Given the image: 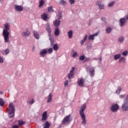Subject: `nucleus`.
<instances>
[{"label": "nucleus", "mask_w": 128, "mask_h": 128, "mask_svg": "<svg viewBox=\"0 0 128 128\" xmlns=\"http://www.w3.org/2000/svg\"><path fill=\"white\" fill-rule=\"evenodd\" d=\"M87 39H88V35L86 34L84 38H83V40H82L80 42V44H82V46L84 44V42H86V40Z\"/></svg>", "instance_id": "4be33fe9"}, {"label": "nucleus", "mask_w": 128, "mask_h": 128, "mask_svg": "<svg viewBox=\"0 0 128 128\" xmlns=\"http://www.w3.org/2000/svg\"><path fill=\"white\" fill-rule=\"evenodd\" d=\"M115 4V2L114 1H112V2H110L108 4V6L110 8V6H114Z\"/></svg>", "instance_id": "f704fd0d"}, {"label": "nucleus", "mask_w": 128, "mask_h": 128, "mask_svg": "<svg viewBox=\"0 0 128 128\" xmlns=\"http://www.w3.org/2000/svg\"><path fill=\"white\" fill-rule=\"evenodd\" d=\"M120 54H116L114 56V60H118V58H120Z\"/></svg>", "instance_id": "7c9ffc66"}, {"label": "nucleus", "mask_w": 128, "mask_h": 128, "mask_svg": "<svg viewBox=\"0 0 128 128\" xmlns=\"http://www.w3.org/2000/svg\"><path fill=\"white\" fill-rule=\"evenodd\" d=\"M70 4H72L74 2V0H69Z\"/></svg>", "instance_id": "09e8293b"}, {"label": "nucleus", "mask_w": 128, "mask_h": 128, "mask_svg": "<svg viewBox=\"0 0 128 128\" xmlns=\"http://www.w3.org/2000/svg\"><path fill=\"white\" fill-rule=\"evenodd\" d=\"M68 36L69 38H72V30H70L68 32Z\"/></svg>", "instance_id": "b1692460"}, {"label": "nucleus", "mask_w": 128, "mask_h": 128, "mask_svg": "<svg viewBox=\"0 0 128 128\" xmlns=\"http://www.w3.org/2000/svg\"><path fill=\"white\" fill-rule=\"evenodd\" d=\"M30 34V32L28 30H27L26 32L22 33V36H24V38H28Z\"/></svg>", "instance_id": "f8f14e48"}, {"label": "nucleus", "mask_w": 128, "mask_h": 128, "mask_svg": "<svg viewBox=\"0 0 128 128\" xmlns=\"http://www.w3.org/2000/svg\"><path fill=\"white\" fill-rule=\"evenodd\" d=\"M5 52L6 54H10V50L8 48H7L5 50Z\"/></svg>", "instance_id": "c03bdc74"}, {"label": "nucleus", "mask_w": 128, "mask_h": 128, "mask_svg": "<svg viewBox=\"0 0 128 128\" xmlns=\"http://www.w3.org/2000/svg\"><path fill=\"white\" fill-rule=\"evenodd\" d=\"M78 86H80V88H82L84 86V83L86 82V80L82 78H81L78 81Z\"/></svg>", "instance_id": "0eeeda50"}, {"label": "nucleus", "mask_w": 128, "mask_h": 128, "mask_svg": "<svg viewBox=\"0 0 128 128\" xmlns=\"http://www.w3.org/2000/svg\"><path fill=\"white\" fill-rule=\"evenodd\" d=\"M34 102V99H32V100L30 102V104H32Z\"/></svg>", "instance_id": "603ef678"}, {"label": "nucleus", "mask_w": 128, "mask_h": 128, "mask_svg": "<svg viewBox=\"0 0 128 128\" xmlns=\"http://www.w3.org/2000/svg\"><path fill=\"white\" fill-rule=\"evenodd\" d=\"M84 56H81L80 57V60H84Z\"/></svg>", "instance_id": "a19ab883"}, {"label": "nucleus", "mask_w": 128, "mask_h": 128, "mask_svg": "<svg viewBox=\"0 0 128 128\" xmlns=\"http://www.w3.org/2000/svg\"><path fill=\"white\" fill-rule=\"evenodd\" d=\"M7 112H16L14 108V106L12 102H10L9 104L8 108H6Z\"/></svg>", "instance_id": "423d86ee"}, {"label": "nucleus", "mask_w": 128, "mask_h": 128, "mask_svg": "<svg viewBox=\"0 0 128 128\" xmlns=\"http://www.w3.org/2000/svg\"><path fill=\"white\" fill-rule=\"evenodd\" d=\"M2 62H4V58L0 56V64H2Z\"/></svg>", "instance_id": "a18cd8bd"}, {"label": "nucleus", "mask_w": 128, "mask_h": 128, "mask_svg": "<svg viewBox=\"0 0 128 128\" xmlns=\"http://www.w3.org/2000/svg\"><path fill=\"white\" fill-rule=\"evenodd\" d=\"M46 30L48 32L49 34H50V32H52V30H50V26L49 24H46Z\"/></svg>", "instance_id": "aec40b11"}, {"label": "nucleus", "mask_w": 128, "mask_h": 128, "mask_svg": "<svg viewBox=\"0 0 128 128\" xmlns=\"http://www.w3.org/2000/svg\"><path fill=\"white\" fill-rule=\"evenodd\" d=\"M44 0H41L40 2H39V8H42V6H44Z\"/></svg>", "instance_id": "c85d7f7f"}, {"label": "nucleus", "mask_w": 128, "mask_h": 128, "mask_svg": "<svg viewBox=\"0 0 128 128\" xmlns=\"http://www.w3.org/2000/svg\"><path fill=\"white\" fill-rule=\"evenodd\" d=\"M50 126H52V124H50V123L48 121H46L43 128H50Z\"/></svg>", "instance_id": "a211bd4d"}, {"label": "nucleus", "mask_w": 128, "mask_h": 128, "mask_svg": "<svg viewBox=\"0 0 128 128\" xmlns=\"http://www.w3.org/2000/svg\"><path fill=\"white\" fill-rule=\"evenodd\" d=\"M101 20H102L104 22H105V24H106V18L102 17L101 18Z\"/></svg>", "instance_id": "49530a36"}, {"label": "nucleus", "mask_w": 128, "mask_h": 128, "mask_svg": "<svg viewBox=\"0 0 128 128\" xmlns=\"http://www.w3.org/2000/svg\"><path fill=\"white\" fill-rule=\"evenodd\" d=\"M126 18H121L120 20V26H124V24H126Z\"/></svg>", "instance_id": "9d476101"}, {"label": "nucleus", "mask_w": 128, "mask_h": 128, "mask_svg": "<svg viewBox=\"0 0 128 128\" xmlns=\"http://www.w3.org/2000/svg\"><path fill=\"white\" fill-rule=\"evenodd\" d=\"M64 84V86H68V81L66 80Z\"/></svg>", "instance_id": "37998d69"}, {"label": "nucleus", "mask_w": 128, "mask_h": 128, "mask_svg": "<svg viewBox=\"0 0 128 128\" xmlns=\"http://www.w3.org/2000/svg\"><path fill=\"white\" fill-rule=\"evenodd\" d=\"M46 52H47V54H48H48H52V48H50L48 49V50H46Z\"/></svg>", "instance_id": "c9c22d12"}, {"label": "nucleus", "mask_w": 128, "mask_h": 128, "mask_svg": "<svg viewBox=\"0 0 128 128\" xmlns=\"http://www.w3.org/2000/svg\"><path fill=\"white\" fill-rule=\"evenodd\" d=\"M122 90V87L121 86H118L117 90L116 91V92H119V94L120 92Z\"/></svg>", "instance_id": "79ce46f5"}, {"label": "nucleus", "mask_w": 128, "mask_h": 128, "mask_svg": "<svg viewBox=\"0 0 128 128\" xmlns=\"http://www.w3.org/2000/svg\"><path fill=\"white\" fill-rule=\"evenodd\" d=\"M112 29L110 27L106 28V32L108 34H110Z\"/></svg>", "instance_id": "473e14b6"}, {"label": "nucleus", "mask_w": 128, "mask_h": 128, "mask_svg": "<svg viewBox=\"0 0 128 128\" xmlns=\"http://www.w3.org/2000/svg\"><path fill=\"white\" fill-rule=\"evenodd\" d=\"M12 128H18V126L15 124L12 126Z\"/></svg>", "instance_id": "8fccbe9b"}, {"label": "nucleus", "mask_w": 128, "mask_h": 128, "mask_svg": "<svg viewBox=\"0 0 128 128\" xmlns=\"http://www.w3.org/2000/svg\"><path fill=\"white\" fill-rule=\"evenodd\" d=\"M48 54V51H46V49H44L42 51L40 52V56L42 58H44L46 54Z\"/></svg>", "instance_id": "4468645a"}, {"label": "nucleus", "mask_w": 128, "mask_h": 128, "mask_svg": "<svg viewBox=\"0 0 128 128\" xmlns=\"http://www.w3.org/2000/svg\"><path fill=\"white\" fill-rule=\"evenodd\" d=\"M18 124L20 126H23V124H26V122L22 120H19L18 121Z\"/></svg>", "instance_id": "c756f323"}, {"label": "nucleus", "mask_w": 128, "mask_h": 128, "mask_svg": "<svg viewBox=\"0 0 128 128\" xmlns=\"http://www.w3.org/2000/svg\"><path fill=\"white\" fill-rule=\"evenodd\" d=\"M124 36H120L119 38H118V41L120 42H124Z\"/></svg>", "instance_id": "72a5a7b5"}, {"label": "nucleus", "mask_w": 128, "mask_h": 128, "mask_svg": "<svg viewBox=\"0 0 128 128\" xmlns=\"http://www.w3.org/2000/svg\"><path fill=\"white\" fill-rule=\"evenodd\" d=\"M122 110L123 112H128V94L126 96L124 100V103L122 105Z\"/></svg>", "instance_id": "20e7f679"}, {"label": "nucleus", "mask_w": 128, "mask_h": 128, "mask_svg": "<svg viewBox=\"0 0 128 128\" xmlns=\"http://www.w3.org/2000/svg\"><path fill=\"white\" fill-rule=\"evenodd\" d=\"M78 56V52H75L72 56V58H76Z\"/></svg>", "instance_id": "e433bc0d"}, {"label": "nucleus", "mask_w": 128, "mask_h": 128, "mask_svg": "<svg viewBox=\"0 0 128 128\" xmlns=\"http://www.w3.org/2000/svg\"><path fill=\"white\" fill-rule=\"evenodd\" d=\"M4 99L2 98H0V106H4Z\"/></svg>", "instance_id": "a878e982"}, {"label": "nucleus", "mask_w": 128, "mask_h": 128, "mask_svg": "<svg viewBox=\"0 0 128 128\" xmlns=\"http://www.w3.org/2000/svg\"><path fill=\"white\" fill-rule=\"evenodd\" d=\"M48 120V112L45 111L43 112L42 114V118L41 119L42 122H46Z\"/></svg>", "instance_id": "1a4fd4ad"}, {"label": "nucleus", "mask_w": 128, "mask_h": 128, "mask_svg": "<svg viewBox=\"0 0 128 128\" xmlns=\"http://www.w3.org/2000/svg\"><path fill=\"white\" fill-rule=\"evenodd\" d=\"M98 36V32L95 33L94 34H91L88 36V39L89 40H94V36Z\"/></svg>", "instance_id": "9b49d317"}, {"label": "nucleus", "mask_w": 128, "mask_h": 128, "mask_svg": "<svg viewBox=\"0 0 128 128\" xmlns=\"http://www.w3.org/2000/svg\"><path fill=\"white\" fill-rule=\"evenodd\" d=\"M126 60V58H124V57H122L121 58H120V59L118 60L119 62H122L124 61V60Z\"/></svg>", "instance_id": "58836bf2"}, {"label": "nucleus", "mask_w": 128, "mask_h": 128, "mask_svg": "<svg viewBox=\"0 0 128 128\" xmlns=\"http://www.w3.org/2000/svg\"><path fill=\"white\" fill-rule=\"evenodd\" d=\"M72 115L70 114L66 116L62 120V124L64 126H68V124H70V122H72V118H71Z\"/></svg>", "instance_id": "7ed1b4c3"}, {"label": "nucleus", "mask_w": 128, "mask_h": 128, "mask_svg": "<svg viewBox=\"0 0 128 128\" xmlns=\"http://www.w3.org/2000/svg\"><path fill=\"white\" fill-rule=\"evenodd\" d=\"M34 46H33L32 50H34Z\"/></svg>", "instance_id": "6e6d98bb"}, {"label": "nucleus", "mask_w": 128, "mask_h": 128, "mask_svg": "<svg viewBox=\"0 0 128 128\" xmlns=\"http://www.w3.org/2000/svg\"><path fill=\"white\" fill-rule=\"evenodd\" d=\"M52 102V94H50L48 96L47 102L48 104H50V102Z\"/></svg>", "instance_id": "6ab92c4d"}, {"label": "nucleus", "mask_w": 128, "mask_h": 128, "mask_svg": "<svg viewBox=\"0 0 128 128\" xmlns=\"http://www.w3.org/2000/svg\"><path fill=\"white\" fill-rule=\"evenodd\" d=\"M119 109L120 106L118 104H112L110 108V110L112 112H116Z\"/></svg>", "instance_id": "39448f33"}, {"label": "nucleus", "mask_w": 128, "mask_h": 128, "mask_svg": "<svg viewBox=\"0 0 128 128\" xmlns=\"http://www.w3.org/2000/svg\"><path fill=\"white\" fill-rule=\"evenodd\" d=\"M89 72L92 76H94V68L92 67L90 68Z\"/></svg>", "instance_id": "f3484780"}, {"label": "nucleus", "mask_w": 128, "mask_h": 128, "mask_svg": "<svg viewBox=\"0 0 128 128\" xmlns=\"http://www.w3.org/2000/svg\"><path fill=\"white\" fill-rule=\"evenodd\" d=\"M34 36L36 40H38V38H40V34H38V32L36 31L34 32Z\"/></svg>", "instance_id": "393cba45"}, {"label": "nucleus", "mask_w": 128, "mask_h": 128, "mask_svg": "<svg viewBox=\"0 0 128 128\" xmlns=\"http://www.w3.org/2000/svg\"><path fill=\"white\" fill-rule=\"evenodd\" d=\"M52 48L54 50H58L60 48L58 47V44H54L52 46Z\"/></svg>", "instance_id": "bb28decb"}, {"label": "nucleus", "mask_w": 128, "mask_h": 128, "mask_svg": "<svg viewBox=\"0 0 128 128\" xmlns=\"http://www.w3.org/2000/svg\"><path fill=\"white\" fill-rule=\"evenodd\" d=\"M66 4V2L64 0H61L60 1V4Z\"/></svg>", "instance_id": "ea45409f"}, {"label": "nucleus", "mask_w": 128, "mask_h": 128, "mask_svg": "<svg viewBox=\"0 0 128 128\" xmlns=\"http://www.w3.org/2000/svg\"><path fill=\"white\" fill-rule=\"evenodd\" d=\"M125 96L124 95H120V98H124Z\"/></svg>", "instance_id": "864d4df0"}, {"label": "nucleus", "mask_w": 128, "mask_h": 128, "mask_svg": "<svg viewBox=\"0 0 128 128\" xmlns=\"http://www.w3.org/2000/svg\"><path fill=\"white\" fill-rule=\"evenodd\" d=\"M54 24L56 28L59 26L60 24V20H55L54 22Z\"/></svg>", "instance_id": "dca6fc26"}, {"label": "nucleus", "mask_w": 128, "mask_h": 128, "mask_svg": "<svg viewBox=\"0 0 128 128\" xmlns=\"http://www.w3.org/2000/svg\"><path fill=\"white\" fill-rule=\"evenodd\" d=\"M75 68L74 67H72V70H70V73L68 74V78L69 80L74 78V72Z\"/></svg>", "instance_id": "6e6552de"}, {"label": "nucleus", "mask_w": 128, "mask_h": 128, "mask_svg": "<svg viewBox=\"0 0 128 128\" xmlns=\"http://www.w3.org/2000/svg\"><path fill=\"white\" fill-rule=\"evenodd\" d=\"M55 36H60V30L58 28H56L54 32Z\"/></svg>", "instance_id": "cd10ccee"}, {"label": "nucleus", "mask_w": 128, "mask_h": 128, "mask_svg": "<svg viewBox=\"0 0 128 128\" xmlns=\"http://www.w3.org/2000/svg\"><path fill=\"white\" fill-rule=\"evenodd\" d=\"M86 108V104H84L81 106L79 110L80 114L82 120V124H86V115L84 114V110Z\"/></svg>", "instance_id": "f03ea898"}, {"label": "nucleus", "mask_w": 128, "mask_h": 128, "mask_svg": "<svg viewBox=\"0 0 128 128\" xmlns=\"http://www.w3.org/2000/svg\"><path fill=\"white\" fill-rule=\"evenodd\" d=\"M42 18L43 20H48V14H43L42 15Z\"/></svg>", "instance_id": "5701e85b"}, {"label": "nucleus", "mask_w": 128, "mask_h": 128, "mask_svg": "<svg viewBox=\"0 0 128 128\" xmlns=\"http://www.w3.org/2000/svg\"><path fill=\"white\" fill-rule=\"evenodd\" d=\"M8 112V114H9V118H14V112Z\"/></svg>", "instance_id": "412c9836"}, {"label": "nucleus", "mask_w": 128, "mask_h": 128, "mask_svg": "<svg viewBox=\"0 0 128 128\" xmlns=\"http://www.w3.org/2000/svg\"><path fill=\"white\" fill-rule=\"evenodd\" d=\"M14 8L17 12H22L24 10V8L21 6L15 5Z\"/></svg>", "instance_id": "ddd939ff"}, {"label": "nucleus", "mask_w": 128, "mask_h": 128, "mask_svg": "<svg viewBox=\"0 0 128 128\" xmlns=\"http://www.w3.org/2000/svg\"><path fill=\"white\" fill-rule=\"evenodd\" d=\"M48 12H54V9L52 8V6H50L49 7H48Z\"/></svg>", "instance_id": "2f4dec72"}, {"label": "nucleus", "mask_w": 128, "mask_h": 128, "mask_svg": "<svg viewBox=\"0 0 128 128\" xmlns=\"http://www.w3.org/2000/svg\"><path fill=\"white\" fill-rule=\"evenodd\" d=\"M60 18H62V13H60V14L58 15V20H60Z\"/></svg>", "instance_id": "3c124183"}, {"label": "nucleus", "mask_w": 128, "mask_h": 128, "mask_svg": "<svg viewBox=\"0 0 128 128\" xmlns=\"http://www.w3.org/2000/svg\"><path fill=\"white\" fill-rule=\"evenodd\" d=\"M0 94H2L3 92H0Z\"/></svg>", "instance_id": "5fc2aeb1"}, {"label": "nucleus", "mask_w": 128, "mask_h": 128, "mask_svg": "<svg viewBox=\"0 0 128 128\" xmlns=\"http://www.w3.org/2000/svg\"><path fill=\"white\" fill-rule=\"evenodd\" d=\"M100 2V1L97 2V6H98L100 10H104V4H102Z\"/></svg>", "instance_id": "2eb2a0df"}, {"label": "nucleus", "mask_w": 128, "mask_h": 128, "mask_svg": "<svg viewBox=\"0 0 128 128\" xmlns=\"http://www.w3.org/2000/svg\"><path fill=\"white\" fill-rule=\"evenodd\" d=\"M10 24L6 23L4 24L5 29L3 30V36L4 40V42H10Z\"/></svg>", "instance_id": "f257e3e1"}, {"label": "nucleus", "mask_w": 128, "mask_h": 128, "mask_svg": "<svg viewBox=\"0 0 128 128\" xmlns=\"http://www.w3.org/2000/svg\"><path fill=\"white\" fill-rule=\"evenodd\" d=\"M128 50H126L122 53V56H128Z\"/></svg>", "instance_id": "4c0bfd02"}, {"label": "nucleus", "mask_w": 128, "mask_h": 128, "mask_svg": "<svg viewBox=\"0 0 128 128\" xmlns=\"http://www.w3.org/2000/svg\"><path fill=\"white\" fill-rule=\"evenodd\" d=\"M90 58H85V60L84 62H90Z\"/></svg>", "instance_id": "de8ad7c7"}]
</instances>
